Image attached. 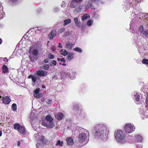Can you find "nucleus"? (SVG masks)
I'll use <instances>...</instances> for the list:
<instances>
[{
	"instance_id": "obj_1",
	"label": "nucleus",
	"mask_w": 148,
	"mask_h": 148,
	"mask_svg": "<svg viewBox=\"0 0 148 148\" xmlns=\"http://www.w3.org/2000/svg\"><path fill=\"white\" fill-rule=\"evenodd\" d=\"M108 127L103 124L96 125L95 127L96 135L98 137L104 139L103 138L106 136V133L108 131Z\"/></svg>"
},
{
	"instance_id": "obj_2",
	"label": "nucleus",
	"mask_w": 148,
	"mask_h": 148,
	"mask_svg": "<svg viewBox=\"0 0 148 148\" xmlns=\"http://www.w3.org/2000/svg\"><path fill=\"white\" fill-rule=\"evenodd\" d=\"M56 121H53L52 118L50 115L46 116V120L42 121L43 126L47 127L53 128L55 126Z\"/></svg>"
},
{
	"instance_id": "obj_3",
	"label": "nucleus",
	"mask_w": 148,
	"mask_h": 148,
	"mask_svg": "<svg viewBox=\"0 0 148 148\" xmlns=\"http://www.w3.org/2000/svg\"><path fill=\"white\" fill-rule=\"evenodd\" d=\"M114 136L116 140L119 143L121 144L125 143V137L121 130H116L114 133Z\"/></svg>"
},
{
	"instance_id": "obj_4",
	"label": "nucleus",
	"mask_w": 148,
	"mask_h": 148,
	"mask_svg": "<svg viewBox=\"0 0 148 148\" xmlns=\"http://www.w3.org/2000/svg\"><path fill=\"white\" fill-rule=\"evenodd\" d=\"M29 52L30 58L34 60L38 56V50L37 49L31 48L29 50Z\"/></svg>"
},
{
	"instance_id": "obj_5",
	"label": "nucleus",
	"mask_w": 148,
	"mask_h": 148,
	"mask_svg": "<svg viewBox=\"0 0 148 148\" xmlns=\"http://www.w3.org/2000/svg\"><path fill=\"white\" fill-rule=\"evenodd\" d=\"M14 128L15 130H17L21 134H25V131L24 127L20 125L18 123H15L14 125Z\"/></svg>"
},
{
	"instance_id": "obj_6",
	"label": "nucleus",
	"mask_w": 148,
	"mask_h": 148,
	"mask_svg": "<svg viewBox=\"0 0 148 148\" xmlns=\"http://www.w3.org/2000/svg\"><path fill=\"white\" fill-rule=\"evenodd\" d=\"M87 136L84 133H82L79 134L78 137L79 141L81 142H84V145L88 142V140H86Z\"/></svg>"
},
{
	"instance_id": "obj_7",
	"label": "nucleus",
	"mask_w": 148,
	"mask_h": 148,
	"mask_svg": "<svg viewBox=\"0 0 148 148\" xmlns=\"http://www.w3.org/2000/svg\"><path fill=\"white\" fill-rule=\"evenodd\" d=\"M124 129L126 132L130 133L134 131L135 128L132 124H127L125 125Z\"/></svg>"
},
{
	"instance_id": "obj_8",
	"label": "nucleus",
	"mask_w": 148,
	"mask_h": 148,
	"mask_svg": "<svg viewBox=\"0 0 148 148\" xmlns=\"http://www.w3.org/2000/svg\"><path fill=\"white\" fill-rule=\"evenodd\" d=\"M139 30L141 33L146 36L148 37V30H147V28H145V27L141 25L140 26Z\"/></svg>"
},
{
	"instance_id": "obj_9",
	"label": "nucleus",
	"mask_w": 148,
	"mask_h": 148,
	"mask_svg": "<svg viewBox=\"0 0 148 148\" xmlns=\"http://www.w3.org/2000/svg\"><path fill=\"white\" fill-rule=\"evenodd\" d=\"M37 75L40 76H44L47 74V72L44 70H39L37 71Z\"/></svg>"
},
{
	"instance_id": "obj_10",
	"label": "nucleus",
	"mask_w": 148,
	"mask_h": 148,
	"mask_svg": "<svg viewBox=\"0 0 148 148\" xmlns=\"http://www.w3.org/2000/svg\"><path fill=\"white\" fill-rule=\"evenodd\" d=\"M28 78L29 79H32V82L33 83L32 85L33 86H34L36 84L35 82L37 80L36 77L35 76L30 75L28 76Z\"/></svg>"
},
{
	"instance_id": "obj_11",
	"label": "nucleus",
	"mask_w": 148,
	"mask_h": 148,
	"mask_svg": "<svg viewBox=\"0 0 148 148\" xmlns=\"http://www.w3.org/2000/svg\"><path fill=\"white\" fill-rule=\"evenodd\" d=\"M11 101V99L7 96L3 97V102L5 104H8Z\"/></svg>"
},
{
	"instance_id": "obj_12",
	"label": "nucleus",
	"mask_w": 148,
	"mask_h": 148,
	"mask_svg": "<svg viewBox=\"0 0 148 148\" xmlns=\"http://www.w3.org/2000/svg\"><path fill=\"white\" fill-rule=\"evenodd\" d=\"M56 32L55 30L52 31L48 35V37L50 39H52L56 36Z\"/></svg>"
},
{
	"instance_id": "obj_13",
	"label": "nucleus",
	"mask_w": 148,
	"mask_h": 148,
	"mask_svg": "<svg viewBox=\"0 0 148 148\" xmlns=\"http://www.w3.org/2000/svg\"><path fill=\"white\" fill-rule=\"evenodd\" d=\"M64 116L63 114L61 113H58L55 116L56 118L58 120L62 119L63 118Z\"/></svg>"
},
{
	"instance_id": "obj_14",
	"label": "nucleus",
	"mask_w": 148,
	"mask_h": 148,
	"mask_svg": "<svg viewBox=\"0 0 148 148\" xmlns=\"http://www.w3.org/2000/svg\"><path fill=\"white\" fill-rule=\"evenodd\" d=\"M73 46L72 43H70L69 41H66V42L65 47L66 48L69 49H71Z\"/></svg>"
},
{
	"instance_id": "obj_15",
	"label": "nucleus",
	"mask_w": 148,
	"mask_h": 148,
	"mask_svg": "<svg viewBox=\"0 0 148 148\" xmlns=\"http://www.w3.org/2000/svg\"><path fill=\"white\" fill-rule=\"evenodd\" d=\"M66 141L67 144L69 145H71L73 143V140L71 137L67 138Z\"/></svg>"
},
{
	"instance_id": "obj_16",
	"label": "nucleus",
	"mask_w": 148,
	"mask_h": 148,
	"mask_svg": "<svg viewBox=\"0 0 148 148\" xmlns=\"http://www.w3.org/2000/svg\"><path fill=\"white\" fill-rule=\"evenodd\" d=\"M77 3L76 1H72L70 3V6L72 8H75L77 6Z\"/></svg>"
},
{
	"instance_id": "obj_17",
	"label": "nucleus",
	"mask_w": 148,
	"mask_h": 148,
	"mask_svg": "<svg viewBox=\"0 0 148 148\" xmlns=\"http://www.w3.org/2000/svg\"><path fill=\"white\" fill-rule=\"evenodd\" d=\"M142 139V136L140 135H137L135 137V140L137 142H141Z\"/></svg>"
},
{
	"instance_id": "obj_18",
	"label": "nucleus",
	"mask_w": 148,
	"mask_h": 148,
	"mask_svg": "<svg viewBox=\"0 0 148 148\" xmlns=\"http://www.w3.org/2000/svg\"><path fill=\"white\" fill-rule=\"evenodd\" d=\"M2 69V72L3 73H5L8 72V69L6 65H3V67Z\"/></svg>"
},
{
	"instance_id": "obj_19",
	"label": "nucleus",
	"mask_w": 148,
	"mask_h": 148,
	"mask_svg": "<svg viewBox=\"0 0 148 148\" xmlns=\"http://www.w3.org/2000/svg\"><path fill=\"white\" fill-rule=\"evenodd\" d=\"M64 23L63 24V26H65L70 23L71 22V20L70 19H67L64 20Z\"/></svg>"
},
{
	"instance_id": "obj_20",
	"label": "nucleus",
	"mask_w": 148,
	"mask_h": 148,
	"mask_svg": "<svg viewBox=\"0 0 148 148\" xmlns=\"http://www.w3.org/2000/svg\"><path fill=\"white\" fill-rule=\"evenodd\" d=\"M90 18V16L88 14H84L82 17V20H85L86 19H89Z\"/></svg>"
},
{
	"instance_id": "obj_21",
	"label": "nucleus",
	"mask_w": 148,
	"mask_h": 148,
	"mask_svg": "<svg viewBox=\"0 0 148 148\" xmlns=\"http://www.w3.org/2000/svg\"><path fill=\"white\" fill-rule=\"evenodd\" d=\"M61 54L65 56L68 55V52L66 50L63 49L61 50Z\"/></svg>"
},
{
	"instance_id": "obj_22",
	"label": "nucleus",
	"mask_w": 148,
	"mask_h": 148,
	"mask_svg": "<svg viewBox=\"0 0 148 148\" xmlns=\"http://www.w3.org/2000/svg\"><path fill=\"white\" fill-rule=\"evenodd\" d=\"M68 58L69 60H71L73 59V54L71 53H68Z\"/></svg>"
},
{
	"instance_id": "obj_23",
	"label": "nucleus",
	"mask_w": 148,
	"mask_h": 148,
	"mask_svg": "<svg viewBox=\"0 0 148 148\" xmlns=\"http://www.w3.org/2000/svg\"><path fill=\"white\" fill-rule=\"evenodd\" d=\"M49 65L48 64H45L42 66V68L45 70H47L49 69Z\"/></svg>"
},
{
	"instance_id": "obj_24",
	"label": "nucleus",
	"mask_w": 148,
	"mask_h": 148,
	"mask_svg": "<svg viewBox=\"0 0 148 148\" xmlns=\"http://www.w3.org/2000/svg\"><path fill=\"white\" fill-rule=\"evenodd\" d=\"M74 50L75 51L79 52V53L82 52V49L79 47H76L74 49Z\"/></svg>"
},
{
	"instance_id": "obj_25",
	"label": "nucleus",
	"mask_w": 148,
	"mask_h": 148,
	"mask_svg": "<svg viewBox=\"0 0 148 148\" xmlns=\"http://www.w3.org/2000/svg\"><path fill=\"white\" fill-rule=\"evenodd\" d=\"M63 144V142L62 141H61L60 140H59L57 141L56 145H59L60 146H62Z\"/></svg>"
},
{
	"instance_id": "obj_26",
	"label": "nucleus",
	"mask_w": 148,
	"mask_h": 148,
	"mask_svg": "<svg viewBox=\"0 0 148 148\" xmlns=\"http://www.w3.org/2000/svg\"><path fill=\"white\" fill-rule=\"evenodd\" d=\"M12 108L13 111H16L17 109V106L16 104L15 103L13 104L12 106Z\"/></svg>"
},
{
	"instance_id": "obj_27",
	"label": "nucleus",
	"mask_w": 148,
	"mask_h": 148,
	"mask_svg": "<svg viewBox=\"0 0 148 148\" xmlns=\"http://www.w3.org/2000/svg\"><path fill=\"white\" fill-rule=\"evenodd\" d=\"M34 96L36 98H39L41 97L42 96V95L41 93L39 94H34Z\"/></svg>"
},
{
	"instance_id": "obj_28",
	"label": "nucleus",
	"mask_w": 148,
	"mask_h": 148,
	"mask_svg": "<svg viewBox=\"0 0 148 148\" xmlns=\"http://www.w3.org/2000/svg\"><path fill=\"white\" fill-rule=\"evenodd\" d=\"M135 98L136 100L138 101L139 100V97L140 96L138 94L136 93V95H135Z\"/></svg>"
},
{
	"instance_id": "obj_29",
	"label": "nucleus",
	"mask_w": 148,
	"mask_h": 148,
	"mask_svg": "<svg viewBox=\"0 0 148 148\" xmlns=\"http://www.w3.org/2000/svg\"><path fill=\"white\" fill-rule=\"evenodd\" d=\"M142 62L143 64H148V60L146 59H143L142 60Z\"/></svg>"
},
{
	"instance_id": "obj_30",
	"label": "nucleus",
	"mask_w": 148,
	"mask_h": 148,
	"mask_svg": "<svg viewBox=\"0 0 148 148\" xmlns=\"http://www.w3.org/2000/svg\"><path fill=\"white\" fill-rule=\"evenodd\" d=\"M65 30V28L64 27H63L60 29L58 31V32L60 34L62 33Z\"/></svg>"
},
{
	"instance_id": "obj_31",
	"label": "nucleus",
	"mask_w": 148,
	"mask_h": 148,
	"mask_svg": "<svg viewBox=\"0 0 148 148\" xmlns=\"http://www.w3.org/2000/svg\"><path fill=\"white\" fill-rule=\"evenodd\" d=\"M48 58L50 59H53L54 58V56L51 53H49L48 55Z\"/></svg>"
},
{
	"instance_id": "obj_32",
	"label": "nucleus",
	"mask_w": 148,
	"mask_h": 148,
	"mask_svg": "<svg viewBox=\"0 0 148 148\" xmlns=\"http://www.w3.org/2000/svg\"><path fill=\"white\" fill-rule=\"evenodd\" d=\"M92 21L89 20L88 21L87 23V25L89 26H91L92 24Z\"/></svg>"
},
{
	"instance_id": "obj_33",
	"label": "nucleus",
	"mask_w": 148,
	"mask_h": 148,
	"mask_svg": "<svg viewBox=\"0 0 148 148\" xmlns=\"http://www.w3.org/2000/svg\"><path fill=\"white\" fill-rule=\"evenodd\" d=\"M40 89L39 88L36 89L34 91V92L35 94H38L40 90Z\"/></svg>"
},
{
	"instance_id": "obj_34",
	"label": "nucleus",
	"mask_w": 148,
	"mask_h": 148,
	"mask_svg": "<svg viewBox=\"0 0 148 148\" xmlns=\"http://www.w3.org/2000/svg\"><path fill=\"white\" fill-rule=\"evenodd\" d=\"M51 65H56V61L54 60H53L51 61Z\"/></svg>"
},
{
	"instance_id": "obj_35",
	"label": "nucleus",
	"mask_w": 148,
	"mask_h": 148,
	"mask_svg": "<svg viewBox=\"0 0 148 148\" xmlns=\"http://www.w3.org/2000/svg\"><path fill=\"white\" fill-rule=\"evenodd\" d=\"M35 116L34 114L32 112L31 113L30 115V118L31 119H33L34 118Z\"/></svg>"
},
{
	"instance_id": "obj_36",
	"label": "nucleus",
	"mask_w": 148,
	"mask_h": 148,
	"mask_svg": "<svg viewBox=\"0 0 148 148\" xmlns=\"http://www.w3.org/2000/svg\"><path fill=\"white\" fill-rule=\"evenodd\" d=\"M3 12L2 10H0V18H2V17L3 16Z\"/></svg>"
},
{
	"instance_id": "obj_37",
	"label": "nucleus",
	"mask_w": 148,
	"mask_h": 148,
	"mask_svg": "<svg viewBox=\"0 0 148 148\" xmlns=\"http://www.w3.org/2000/svg\"><path fill=\"white\" fill-rule=\"evenodd\" d=\"M147 97L146 99V102L147 105L148 106V93H147Z\"/></svg>"
},
{
	"instance_id": "obj_38",
	"label": "nucleus",
	"mask_w": 148,
	"mask_h": 148,
	"mask_svg": "<svg viewBox=\"0 0 148 148\" xmlns=\"http://www.w3.org/2000/svg\"><path fill=\"white\" fill-rule=\"evenodd\" d=\"M133 21H134L133 20H132V21H131V22H130V28H132V27H133Z\"/></svg>"
},
{
	"instance_id": "obj_39",
	"label": "nucleus",
	"mask_w": 148,
	"mask_h": 148,
	"mask_svg": "<svg viewBox=\"0 0 148 148\" xmlns=\"http://www.w3.org/2000/svg\"><path fill=\"white\" fill-rule=\"evenodd\" d=\"M69 34H70V32H69V31L66 32H65L64 36H66L69 35Z\"/></svg>"
},
{
	"instance_id": "obj_40",
	"label": "nucleus",
	"mask_w": 148,
	"mask_h": 148,
	"mask_svg": "<svg viewBox=\"0 0 148 148\" xmlns=\"http://www.w3.org/2000/svg\"><path fill=\"white\" fill-rule=\"evenodd\" d=\"M75 23L76 26L78 27H79L80 24V23L78 21L77 22H76Z\"/></svg>"
},
{
	"instance_id": "obj_41",
	"label": "nucleus",
	"mask_w": 148,
	"mask_h": 148,
	"mask_svg": "<svg viewBox=\"0 0 148 148\" xmlns=\"http://www.w3.org/2000/svg\"><path fill=\"white\" fill-rule=\"evenodd\" d=\"M52 101L50 99H48L47 101V103L48 104H50L52 102Z\"/></svg>"
},
{
	"instance_id": "obj_42",
	"label": "nucleus",
	"mask_w": 148,
	"mask_h": 148,
	"mask_svg": "<svg viewBox=\"0 0 148 148\" xmlns=\"http://www.w3.org/2000/svg\"><path fill=\"white\" fill-rule=\"evenodd\" d=\"M40 143H37L36 144V146L37 148H40V146H41V145H40Z\"/></svg>"
},
{
	"instance_id": "obj_43",
	"label": "nucleus",
	"mask_w": 148,
	"mask_h": 148,
	"mask_svg": "<svg viewBox=\"0 0 148 148\" xmlns=\"http://www.w3.org/2000/svg\"><path fill=\"white\" fill-rule=\"evenodd\" d=\"M60 61L61 62H62L64 63H65L66 62V60L64 58H61V59L60 60Z\"/></svg>"
},
{
	"instance_id": "obj_44",
	"label": "nucleus",
	"mask_w": 148,
	"mask_h": 148,
	"mask_svg": "<svg viewBox=\"0 0 148 148\" xmlns=\"http://www.w3.org/2000/svg\"><path fill=\"white\" fill-rule=\"evenodd\" d=\"M74 21L75 23L78 22V19L77 17H75L74 18Z\"/></svg>"
},
{
	"instance_id": "obj_45",
	"label": "nucleus",
	"mask_w": 148,
	"mask_h": 148,
	"mask_svg": "<svg viewBox=\"0 0 148 148\" xmlns=\"http://www.w3.org/2000/svg\"><path fill=\"white\" fill-rule=\"evenodd\" d=\"M58 47L60 48H62V44L61 43H59Z\"/></svg>"
},
{
	"instance_id": "obj_46",
	"label": "nucleus",
	"mask_w": 148,
	"mask_h": 148,
	"mask_svg": "<svg viewBox=\"0 0 148 148\" xmlns=\"http://www.w3.org/2000/svg\"><path fill=\"white\" fill-rule=\"evenodd\" d=\"M44 62L45 63H48V62H49V60H48V59H45L44 60Z\"/></svg>"
},
{
	"instance_id": "obj_47",
	"label": "nucleus",
	"mask_w": 148,
	"mask_h": 148,
	"mask_svg": "<svg viewBox=\"0 0 148 148\" xmlns=\"http://www.w3.org/2000/svg\"><path fill=\"white\" fill-rule=\"evenodd\" d=\"M137 3H140L143 1V0H135Z\"/></svg>"
},
{
	"instance_id": "obj_48",
	"label": "nucleus",
	"mask_w": 148,
	"mask_h": 148,
	"mask_svg": "<svg viewBox=\"0 0 148 148\" xmlns=\"http://www.w3.org/2000/svg\"><path fill=\"white\" fill-rule=\"evenodd\" d=\"M82 0H75L77 3H80Z\"/></svg>"
},
{
	"instance_id": "obj_49",
	"label": "nucleus",
	"mask_w": 148,
	"mask_h": 148,
	"mask_svg": "<svg viewBox=\"0 0 148 148\" xmlns=\"http://www.w3.org/2000/svg\"><path fill=\"white\" fill-rule=\"evenodd\" d=\"M3 61H8V59H7V58L6 57L5 58H3Z\"/></svg>"
},
{
	"instance_id": "obj_50",
	"label": "nucleus",
	"mask_w": 148,
	"mask_h": 148,
	"mask_svg": "<svg viewBox=\"0 0 148 148\" xmlns=\"http://www.w3.org/2000/svg\"><path fill=\"white\" fill-rule=\"evenodd\" d=\"M71 79H74L75 78V77L74 76H72L71 77Z\"/></svg>"
},
{
	"instance_id": "obj_51",
	"label": "nucleus",
	"mask_w": 148,
	"mask_h": 148,
	"mask_svg": "<svg viewBox=\"0 0 148 148\" xmlns=\"http://www.w3.org/2000/svg\"><path fill=\"white\" fill-rule=\"evenodd\" d=\"M137 148H142V146L141 145L139 146V145H138L137 146Z\"/></svg>"
},
{
	"instance_id": "obj_52",
	"label": "nucleus",
	"mask_w": 148,
	"mask_h": 148,
	"mask_svg": "<svg viewBox=\"0 0 148 148\" xmlns=\"http://www.w3.org/2000/svg\"><path fill=\"white\" fill-rule=\"evenodd\" d=\"M2 9L3 8L2 6H1V4H0V10H2Z\"/></svg>"
},
{
	"instance_id": "obj_53",
	"label": "nucleus",
	"mask_w": 148,
	"mask_h": 148,
	"mask_svg": "<svg viewBox=\"0 0 148 148\" xmlns=\"http://www.w3.org/2000/svg\"><path fill=\"white\" fill-rule=\"evenodd\" d=\"M95 0H92V1H89L88 2L89 3H91V2L92 1H95Z\"/></svg>"
},
{
	"instance_id": "obj_54",
	"label": "nucleus",
	"mask_w": 148,
	"mask_h": 148,
	"mask_svg": "<svg viewBox=\"0 0 148 148\" xmlns=\"http://www.w3.org/2000/svg\"><path fill=\"white\" fill-rule=\"evenodd\" d=\"M61 59V58H58L57 60H58V61H60V60Z\"/></svg>"
},
{
	"instance_id": "obj_55",
	"label": "nucleus",
	"mask_w": 148,
	"mask_h": 148,
	"mask_svg": "<svg viewBox=\"0 0 148 148\" xmlns=\"http://www.w3.org/2000/svg\"><path fill=\"white\" fill-rule=\"evenodd\" d=\"M2 134V132L1 131H0V136H1Z\"/></svg>"
},
{
	"instance_id": "obj_56",
	"label": "nucleus",
	"mask_w": 148,
	"mask_h": 148,
	"mask_svg": "<svg viewBox=\"0 0 148 148\" xmlns=\"http://www.w3.org/2000/svg\"><path fill=\"white\" fill-rule=\"evenodd\" d=\"M2 40L1 38H0V44H1L2 43Z\"/></svg>"
},
{
	"instance_id": "obj_57",
	"label": "nucleus",
	"mask_w": 148,
	"mask_h": 148,
	"mask_svg": "<svg viewBox=\"0 0 148 148\" xmlns=\"http://www.w3.org/2000/svg\"><path fill=\"white\" fill-rule=\"evenodd\" d=\"M55 49L54 48V47H52L51 49L52 50H54Z\"/></svg>"
},
{
	"instance_id": "obj_58",
	"label": "nucleus",
	"mask_w": 148,
	"mask_h": 148,
	"mask_svg": "<svg viewBox=\"0 0 148 148\" xmlns=\"http://www.w3.org/2000/svg\"><path fill=\"white\" fill-rule=\"evenodd\" d=\"M62 65L63 66H66V64L64 63L62 64Z\"/></svg>"
},
{
	"instance_id": "obj_59",
	"label": "nucleus",
	"mask_w": 148,
	"mask_h": 148,
	"mask_svg": "<svg viewBox=\"0 0 148 148\" xmlns=\"http://www.w3.org/2000/svg\"><path fill=\"white\" fill-rule=\"evenodd\" d=\"M20 142H18V146H20Z\"/></svg>"
},
{
	"instance_id": "obj_60",
	"label": "nucleus",
	"mask_w": 148,
	"mask_h": 148,
	"mask_svg": "<svg viewBox=\"0 0 148 148\" xmlns=\"http://www.w3.org/2000/svg\"><path fill=\"white\" fill-rule=\"evenodd\" d=\"M66 75H67V77H69V74L68 73V74H67Z\"/></svg>"
},
{
	"instance_id": "obj_61",
	"label": "nucleus",
	"mask_w": 148,
	"mask_h": 148,
	"mask_svg": "<svg viewBox=\"0 0 148 148\" xmlns=\"http://www.w3.org/2000/svg\"><path fill=\"white\" fill-rule=\"evenodd\" d=\"M42 87L43 88H45V86L43 85L42 86Z\"/></svg>"
},
{
	"instance_id": "obj_62",
	"label": "nucleus",
	"mask_w": 148,
	"mask_h": 148,
	"mask_svg": "<svg viewBox=\"0 0 148 148\" xmlns=\"http://www.w3.org/2000/svg\"><path fill=\"white\" fill-rule=\"evenodd\" d=\"M59 64L60 65H62V63L61 62H60Z\"/></svg>"
},
{
	"instance_id": "obj_63",
	"label": "nucleus",
	"mask_w": 148,
	"mask_h": 148,
	"mask_svg": "<svg viewBox=\"0 0 148 148\" xmlns=\"http://www.w3.org/2000/svg\"><path fill=\"white\" fill-rule=\"evenodd\" d=\"M42 139H43L44 137L43 136H42Z\"/></svg>"
},
{
	"instance_id": "obj_64",
	"label": "nucleus",
	"mask_w": 148,
	"mask_h": 148,
	"mask_svg": "<svg viewBox=\"0 0 148 148\" xmlns=\"http://www.w3.org/2000/svg\"><path fill=\"white\" fill-rule=\"evenodd\" d=\"M147 28H148V24H147Z\"/></svg>"
}]
</instances>
